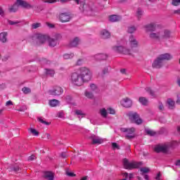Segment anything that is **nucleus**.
Listing matches in <instances>:
<instances>
[{
  "label": "nucleus",
  "instance_id": "34",
  "mask_svg": "<svg viewBox=\"0 0 180 180\" xmlns=\"http://www.w3.org/2000/svg\"><path fill=\"white\" fill-rule=\"evenodd\" d=\"M100 113L103 117H106L108 116V110L105 108H102L100 110Z\"/></svg>",
  "mask_w": 180,
  "mask_h": 180
},
{
  "label": "nucleus",
  "instance_id": "9",
  "mask_svg": "<svg viewBox=\"0 0 180 180\" xmlns=\"http://www.w3.org/2000/svg\"><path fill=\"white\" fill-rule=\"evenodd\" d=\"M64 92V90L60 86H56L53 89L49 90L48 94L52 96H60Z\"/></svg>",
  "mask_w": 180,
  "mask_h": 180
},
{
  "label": "nucleus",
  "instance_id": "12",
  "mask_svg": "<svg viewBox=\"0 0 180 180\" xmlns=\"http://www.w3.org/2000/svg\"><path fill=\"white\" fill-rule=\"evenodd\" d=\"M129 46L131 49H136L139 47V41L136 39V37H134L133 35L129 36Z\"/></svg>",
  "mask_w": 180,
  "mask_h": 180
},
{
  "label": "nucleus",
  "instance_id": "54",
  "mask_svg": "<svg viewBox=\"0 0 180 180\" xmlns=\"http://www.w3.org/2000/svg\"><path fill=\"white\" fill-rule=\"evenodd\" d=\"M36 159V156L34 155H32L28 158V161H33Z\"/></svg>",
  "mask_w": 180,
  "mask_h": 180
},
{
  "label": "nucleus",
  "instance_id": "19",
  "mask_svg": "<svg viewBox=\"0 0 180 180\" xmlns=\"http://www.w3.org/2000/svg\"><path fill=\"white\" fill-rule=\"evenodd\" d=\"M80 41H81V39H79V37H76L72 41H70L69 47H77V46L79 44Z\"/></svg>",
  "mask_w": 180,
  "mask_h": 180
},
{
  "label": "nucleus",
  "instance_id": "61",
  "mask_svg": "<svg viewBox=\"0 0 180 180\" xmlns=\"http://www.w3.org/2000/svg\"><path fill=\"white\" fill-rule=\"evenodd\" d=\"M120 72L122 73L124 75H126V74H127L126 69H121Z\"/></svg>",
  "mask_w": 180,
  "mask_h": 180
},
{
  "label": "nucleus",
  "instance_id": "15",
  "mask_svg": "<svg viewBox=\"0 0 180 180\" xmlns=\"http://www.w3.org/2000/svg\"><path fill=\"white\" fill-rule=\"evenodd\" d=\"M47 40V36L43 35L41 34H39L37 35V44H43L44 43H46Z\"/></svg>",
  "mask_w": 180,
  "mask_h": 180
},
{
  "label": "nucleus",
  "instance_id": "1",
  "mask_svg": "<svg viewBox=\"0 0 180 180\" xmlns=\"http://www.w3.org/2000/svg\"><path fill=\"white\" fill-rule=\"evenodd\" d=\"M92 79V72L86 67H80L77 72L71 74L70 81L77 86H82L85 82H89Z\"/></svg>",
  "mask_w": 180,
  "mask_h": 180
},
{
  "label": "nucleus",
  "instance_id": "52",
  "mask_svg": "<svg viewBox=\"0 0 180 180\" xmlns=\"http://www.w3.org/2000/svg\"><path fill=\"white\" fill-rule=\"evenodd\" d=\"M109 72V68L106 67L104 68L103 70V75H105V74H108Z\"/></svg>",
  "mask_w": 180,
  "mask_h": 180
},
{
  "label": "nucleus",
  "instance_id": "38",
  "mask_svg": "<svg viewBox=\"0 0 180 180\" xmlns=\"http://www.w3.org/2000/svg\"><path fill=\"white\" fill-rule=\"evenodd\" d=\"M22 91L23 94H30V92H32V90L29 87H23L22 89Z\"/></svg>",
  "mask_w": 180,
  "mask_h": 180
},
{
  "label": "nucleus",
  "instance_id": "11",
  "mask_svg": "<svg viewBox=\"0 0 180 180\" xmlns=\"http://www.w3.org/2000/svg\"><path fill=\"white\" fill-rule=\"evenodd\" d=\"M61 39V34H57L54 38H49L48 39L49 47H56L57 46V43H58V40Z\"/></svg>",
  "mask_w": 180,
  "mask_h": 180
},
{
  "label": "nucleus",
  "instance_id": "17",
  "mask_svg": "<svg viewBox=\"0 0 180 180\" xmlns=\"http://www.w3.org/2000/svg\"><path fill=\"white\" fill-rule=\"evenodd\" d=\"M58 19L62 23H65L66 22H68V13H62L59 14Z\"/></svg>",
  "mask_w": 180,
  "mask_h": 180
},
{
  "label": "nucleus",
  "instance_id": "18",
  "mask_svg": "<svg viewBox=\"0 0 180 180\" xmlns=\"http://www.w3.org/2000/svg\"><path fill=\"white\" fill-rule=\"evenodd\" d=\"M17 5H18V6H22V8H27V9L32 8L30 4L22 0H17Z\"/></svg>",
  "mask_w": 180,
  "mask_h": 180
},
{
  "label": "nucleus",
  "instance_id": "45",
  "mask_svg": "<svg viewBox=\"0 0 180 180\" xmlns=\"http://www.w3.org/2000/svg\"><path fill=\"white\" fill-rule=\"evenodd\" d=\"M180 4V0H172V5H173V6H178V5Z\"/></svg>",
  "mask_w": 180,
  "mask_h": 180
},
{
  "label": "nucleus",
  "instance_id": "16",
  "mask_svg": "<svg viewBox=\"0 0 180 180\" xmlns=\"http://www.w3.org/2000/svg\"><path fill=\"white\" fill-rule=\"evenodd\" d=\"M133 103L131 99L129 98H126L122 100L121 105L124 106V108H130Z\"/></svg>",
  "mask_w": 180,
  "mask_h": 180
},
{
  "label": "nucleus",
  "instance_id": "3",
  "mask_svg": "<svg viewBox=\"0 0 180 180\" xmlns=\"http://www.w3.org/2000/svg\"><path fill=\"white\" fill-rule=\"evenodd\" d=\"M122 162L125 169H134L136 168H140L143 165V162H129L127 158H124Z\"/></svg>",
  "mask_w": 180,
  "mask_h": 180
},
{
  "label": "nucleus",
  "instance_id": "4",
  "mask_svg": "<svg viewBox=\"0 0 180 180\" xmlns=\"http://www.w3.org/2000/svg\"><path fill=\"white\" fill-rule=\"evenodd\" d=\"M127 116H128L132 123L136 124H141L143 123V120L140 118V115L136 112L130 111L127 112Z\"/></svg>",
  "mask_w": 180,
  "mask_h": 180
},
{
  "label": "nucleus",
  "instance_id": "40",
  "mask_svg": "<svg viewBox=\"0 0 180 180\" xmlns=\"http://www.w3.org/2000/svg\"><path fill=\"white\" fill-rule=\"evenodd\" d=\"M9 169L11 171H14L15 172H18L19 171V166L18 165H15L14 167L10 166Z\"/></svg>",
  "mask_w": 180,
  "mask_h": 180
},
{
  "label": "nucleus",
  "instance_id": "25",
  "mask_svg": "<svg viewBox=\"0 0 180 180\" xmlns=\"http://www.w3.org/2000/svg\"><path fill=\"white\" fill-rule=\"evenodd\" d=\"M102 39H109L110 37V32L106 30H103L101 32Z\"/></svg>",
  "mask_w": 180,
  "mask_h": 180
},
{
  "label": "nucleus",
  "instance_id": "22",
  "mask_svg": "<svg viewBox=\"0 0 180 180\" xmlns=\"http://www.w3.org/2000/svg\"><path fill=\"white\" fill-rule=\"evenodd\" d=\"M0 41L1 43H6L8 41V32H3L0 33Z\"/></svg>",
  "mask_w": 180,
  "mask_h": 180
},
{
  "label": "nucleus",
  "instance_id": "49",
  "mask_svg": "<svg viewBox=\"0 0 180 180\" xmlns=\"http://www.w3.org/2000/svg\"><path fill=\"white\" fill-rule=\"evenodd\" d=\"M58 0H44L45 4H55Z\"/></svg>",
  "mask_w": 180,
  "mask_h": 180
},
{
  "label": "nucleus",
  "instance_id": "36",
  "mask_svg": "<svg viewBox=\"0 0 180 180\" xmlns=\"http://www.w3.org/2000/svg\"><path fill=\"white\" fill-rule=\"evenodd\" d=\"M28 130L30 131V133H32L33 136H39V131H37V130L33 128H30Z\"/></svg>",
  "mask_w": 180,
  "mask_h": 180
},
{
  "label": "nucleus",
  "instance_id": "55",
  "mask_svg": "<svg viewBox=\"0 0 180 180\" xmlns=\"http://www.w3.org/2000/svg\"><path fill=\"white\" fill-rule=\"evenodd\" d=\"M18 23H19V22H18V21L8 20V24H10L11 25H18Z\"/></svg>",
  "mask_w": 180,
  "mask_h": 180
},
{
  "label": "nucleus",
  "instance_id": "7",
  "mask_svg": "<svg viewBox=\"0 0 180 180\" xmlns=\"http://www.w3.org/2000/svg\"><path fill=\"white\" fill-rule=\"evenodd\" d=\"M75 1L77 5L80 4L79 10L81 12H92V7L85 4V1H79V0H75Z\"/></svg>",
  "mask_w": 180,
  "mask_h": 180
},
{
  "label": "nucleus",
  "instance_id": "42",
  "mask_svg": "<svg viewBox=\"0 0 180 180\" xmlns=\"http://www.w3.org/2000/svg\"><path fill=\"white\" fill-rule=\"evenodd\" d=\"M136 15H137L138 19H140V16H141V15H143V11L141 10V8H138V10L136 11Z\"/></svg>",
  "mask_w": 180,
  "mask_h": 180
},
{
  "label": "nucleus",
  "instance_id": "21",
  "mask_svg": "<svg viewBox=\"0 0 180 180\" xmlns=\"http://www.w3.org/2000/svg\"><path fill=\"white\" fill-rule=\"evenodd\" d=\"M49 105L51 108H57L60 105V101L57 99H51L49 101Z\"/></svg>",
  "mask_w": 180,
  "mask_h": 180
},
{
  "label": "nucleus",
  "instance_id": "60",
  "mask_svg": "<svg viewBox=\"0 0 180 180\" xmlns=\"http://www.w3.org/2000/svg\"><path fill=\"white\" fill-rule=\"evenodd\" d=\"M173 13H174L175 15H180V8L178 10H174L173 11Z\"/></svg>",
  "mask_w": 180,
  "mask_h": 180
},
{
  "label": "nucleus",
  "instance_id": "29",
  "mask_svg": "<svg viewBox=\"0 0 180 180\" xmlns=\"http://www.w3.org/2000/svg\"><path fill=\"white\" fill-rule=\"evenodd\" d=\"M18 9H19V4H18V1H16V3L9 8V11L17 12Z\"/></svg>",
  "mask_w": 180,
  "mask_h": 180
},
{
  "label": "nucleus",
  "instance_id": "58",
  "mask_svg": "<svg viewBox=\"0 0 180 180\" xmlns=\"http://www.w3.org/2000/svg\"><path fill=\"white\" fill-rule=\"evenodd\" d=\"M68 176L74 177V176H77V174H75V173H72L71 172H68Z\"/></svg>",
  "mask_w": 180,
  "mask_h": 180
},
{
  "label": "nucleus",
  "instance_id": "6",
  "mask_svg": "<svg viewBox=\"0 0 180 180\" xmlns=\"http://www.w3.org/2000/svg\"><path fill=\"white\" fill-rule=\"evenodd\" d=\"M112 50L115 53L125 54V56H131V50L124 48L123 46H115L112 47Z\"/></svg>",
  "mask_w": 180,
  "mask_h": 180
},
{
  "label": "nucleus",
  "instance_id": "5",
  "mask_svg": "<svg viewBox=\"0 0 180 180\" xmlns=\"http://www.w3.org/2000/svg\"><path fill=\"white\" fill-rule=\"evenodd\" d=\"M120 131L122 133H124L125 134L126 139L128 140H131V139H134L135 137V131H136V128L134 127H131V128H120Z\"/></svg>",
  "mask_w": 180,
  "mask_h": 180
},
{
  "label": "nucleus",
  "instance_id": "24",
  "mask_svg": "<svg viewBox=\"0 0 180 180\" xmlns=\"http://www.w3.org/2000/svg\"><path fill=\"white\" fill-rule=\"evenodd\" d=\"M44 176L47 180H54V174L51 172H46Z\"/></svg>",
  "mask_w": 180,
  "mask_h": 180
},
{
  "label": "nucleus",
  "instance_id": "27",
  "mask_svg": "<svg viewBox=\"0 0 180 180\" xmlns=\"http://www.w3.org/2000/svg\"><path fill=\"white\" fill-rule=\"evenodd\" d=\"M120 19H122V17L116 15H110L109 18L110 22H119Z\"/></svg>",
  "mask_w": 180,
  "mask_h": 180
},
{
  "label": "nucleus",
  "instance_id": "30",
  "mask_svg": "<svg viewBox=\"0 0 180 180\" xmlns=\"http://www.w3.org/2000/svg\"><path fill=\"white\" fill-rule=\"evenodd\" d=\"M139 101L144 106H147V104L148 103V100H147L146 97H140Z\"/></svg>",
  "mask_w": 180,
  "mask_h": 180
},
{
  "label": "nucleus",
  "instance_id": "31",
  "mask_svg": "<svg viewBox=\"0 0 180 180\" xmlns=\"http://www.w3.org/2000/svg\"><path fill=\"white\" fill-rule=\"evenodd\" d=\"M146 92L152 96V98H155V92L151 89L150 87H146Z\"/></svg>",
  "mask_w": 180,
  "mask_h": 180
},
{
  "label": "nucleus",
  "instance_id": "62",
  "mask_svg": "<svg viewBox=\"0 0 180 180\" xmlns=\"http://www.w3.org/2000/svg\"><path fill=\"white\" fill-rule=\"evenodd\" d=\"M178 105H180V95H177V100L176 101Z\"/></svg>",
  "mask_w": 180,
  "mask_h": 180
},
{
  "label": "nucleus",
  "instance_id": "56",
  "mask_svg": "<svg viewBox=\"0 0 180 180\" xmlns=\"http://www.w3.org/2000/svg\"><path fill=\"white\" fill-rule=\"evenodd\" d=\"M158 109L159 110H164V105H162V103H159Z\"/></svg>",
  "mask_w": 180,
  "mask_h": 180
},
{
  "label": "nucleus",
  "instance_id": "53",
  "mask_svg": "<svg viewBox=\"0 0 180 180\" xmlns=\"http://www.w3.org/2000/svg\"><path fill=\"white\" fill-rule=\"evenodd\" d=\"M44 137H46L47 140H52L51 135L50 134H45Z\"/></svg>",
  "mask_w": 180,
  "mask_h": 180
},
{
  "label": "nucleus",
  "instance_id": "50",
  "mask_svg": "<svg viewBox=\"0 0 180 180\" xmlns=\"http://www.w3.org/2000/svg\"><path fill=\"white\" fill-rule=\"evenodd\" d=\"M57 116H58V117L63 119V117H64V112L60 111V112H58Z\"/></svg>",
  "mask_w": 180,
  "mask_h": 180
},
{
  "label": "nucleus",
  "instance_id": "23",
  "mask_svg": "<svg viewBox=\"0 0 180 180\" xmlns=\"http://www.w3.org/2000/svg\"><path fill=\"white\" fill-rule=\"evenodd\" d=\"M95 60H106L108 58V54L106 53H98L94 56Z\"/></svg>",
  "mask_w": 180,
  "mask_h": 180
},
{
  "label": "nucleus",
  "instance_id": "13",
  "mask_svg": "<svg viewBox=\"0 0 180 180\" xmlns=\"http://www.w3.org/2000/svg\"><path fill=\"white\" fill-rule=\"evenodd\" d=\"M90 140H91V144H102L103 143V139L96 135H91L89 136Z\"/></svg>",
  "mask_w": 180,
  "mask_h": 180
},
{
  "label": "nucleus",
  "instance_id": "26",
  "mask_svg": "<svg viewBox=\"0 0 180 180\" xmlns=\"http://www.w3.org/2000/svg\"><path fill=\"white\" fill-rule=\"evenodd\" d=\"M84 96H86V98H87L88 99H94V98H95L94 93L89 90H86L84 91Z\"/></svg>",
  "mask_w": 180,
  "mask_h": 180
},
{
  "label": "nucleus",
  "instance_id": "59",
  "mask_svg": "<svg viewBox=\"0 0 180 180\" xmlns=\"http://www.w3.org/2000/svg\"><path fill=\"white\" fill-rule=\"evenodd\" d=\"M46 26H48V27H50V28L54 27V25H53L50 22H46Z\"/></svg>",
  "mask_w": 180,
  "mask_h": 180
},
{
  "label": "nucleus",
  "instance_id": "43",
  "mask_svg": "<svg viewBox=\"0 0 180 180\" xmlns=\"http://www.w3.org/2000/svg\"><path fill=\"white\" fill-rule=\"evenodd\" d=\"M75 114L77 115V116H85V114H84L81 110H76Z\"/></svg>",
  "mask_w": 180,
  "mask_h": 180
},
{
  "label": "nucleus",
  "instance_id": "33",
  "mask_svg": "<svg viewBox=\"0 0 180 180\" xmlns=\"http://www.w3.org/2000/svg\"><path fill=\"white\" fill-rule=\"evenodd\" d=\"M140 171L141 172V175H144V174H148L150 172V169H148V167H141Z\"/></svg>",
  "mask_w": 180,
  "mask_h": 180
},
{
  "label": "nucleus",
  "instance_id": "35",
  "mask_svg": "<svg viewBox=\"0 0 180 180\" xmlns=\"http://www.w3.org/2000/svg\"><path fill=\"white\" fill-rule=\"evenodd\" d=\"M90 89H91L93 92H98V86L95 84H90Z\"/></svg>",
  "mask_w": 180,
  "mask_h": 180
},
{
  "label": "nucleus",
  "instance_id": "14",
  "mask_svg": "<svg viewBox=\"0 0 180 180\" xmlns=\"http://www.w3.org/2000/svg\"><path fill=\"white\" fill-rule=\"evenodd\" d=\"M149 37L154 40H161V28L156 30V32H151Z\"/></svg>",
  "mask_w": 180,
  "mask_h": 180
},
{
  "label": "nucleus",
  "instance_id": "48",
  "mask_svg": "<svg viewBox=\"0 0 180 180\" xmlns=\"http://www.w3.org/2000/svg\"><path fill=\"white\" fill-rule=\"evenodd\" d=\"M124 176L126 177V179L129 178V180H131V179H133L134 175H133V174H129L128 173H125Z\"/></svg>",
  "mask_w": 180,
  "mask_h": 180
},
{
  "label": "nucleus",
  "instance_id": "47",
  "mask_svg": "<svg viewBox=\"0 0 180 180\" xmlns=\"http://www.w3.org/2000/svg\"><path fill=\"white\" fill-rule=\"evenodd\" d=\"M112 147L113 148V150H120V146L119 145H117L116 143H112Z\"/></svg>",
  "mask_w": 180,
  "mask_h": 180
},
{
  "label": "nucleus",
  "instance_id": "10",
  "mask_svg": "<svg viewBox=\"0 0 180 180\" xmlns=\"http://www.w3.org/2000/svg\"><path fill=\"white\" fill-rule=\"evenodd\" d=\"M146 32H155L161 29V26L155 22H152L150 24L146 25L145 26Z\"/></svg>",
  "mask_w": 180,
  "mask_h": 180
},
{
  "label": "nucleus",
  "instance_id": "20",
  "mask_svg": "<svg viewBox=\"0 0 180 180\" xmlns=\"http://www.w3.org/2000/svg\"><path fill=\"white\" fill-rule=\"evenodd\" d=\"M161 39H169L171 37V32L169 30H165L160 29Z\"/></svg>",
  "mask_w": 180,
  "mask_h": 180
},
{
  "label": "nucleus",
  "instance_id": "63",
  "mask_svg": "<svg viewBox=\"0 0 180 180\" xmlns=\"http://www.w3.org/2000/svg\"><path fill=\"white\" fill-rule=\"evenodd\" d=\"M175 165H176L177 167H180V160H179L176 161Z\"/></svg>",
  "mask_w": 180,
  "mask_h": 180
},
{
  "label": "nucleus",
  "instance_id": "37",
  "mask_svg": "<svg viewBox=\"0 0 180 180\" xmlns=\"http://www.w3.org/2000/svg\"><path fill=\"white\" fill-rule=\"evenodd\" d=\"M41 27V23L40 22H35L32 24L31 27L32 29H38V27Z\"/></svg>",
  "mask_w": 180,
  "mask_h": 180
},
{
  "label": "nucleus",
  "instance_id": "44",
  "mask_svg": "<svg viewBox=\"0 0 180 180\" xmlns=\"http://www.w3.org/2000/svg\"><path fill=\"white\" fill-rule=\"evenodd\" d=\"M136 30V27L131 26L128 28V33H134V31Z\"/></svg>",
  "mask_w": 180,
  "mask_h": 180
},
{
  "label": "nucleus",
  "instance_id": "8",
  "mask_svg": "<svg viewBox=\"0 0 180 180\" xmlns=\"http://www.w3.org/2000/svg\"><path fill=\"white\" fill-rule=\"evenodd\" d=\"M169 146L167 144H159L155 147V153H163L164 154H167L168 153V150Z\"/></svg>",
  "mask_w": 180,
  "mask_h": 180
},
{
  "label": "nucleus",
  "instance_id": "64",
  "mask_svg": "<svg viewBox=\"0 0 180 180\" xmlns=\"http://www.w3.org/2000/svg\"><path fill=\"white\" fill-rule=\"evenodd\" d=\"M74 57V53H70L68 55V58H72Z\"/></svg>",
  "mask_w": 180,
  "mask_h": 180
},
{
  "label": "nucleus",
  "instance_id": "57",
  "mask_svg": "<svg viewBox=\"0 0 180 180\" xmlns=\"http://www.w3.org/2000/svg\"><path fill=\"white\" fill-rule=\"evenodd\" d=\"M13 105V103L11 101H8L6 103V106H12Z\"/></svg>",
  "mask_w": 180,
  "mask_h": 180
},
{
  "label": "nucleus",
  "instance_id": "41",
  "mask_svg": "<svg viewBox=\"0 0 180 180\" xmlns=\"http://www.w3.org/2000/svg\"><path fill=\"white\" fill-rule=\"evenodd\" d=\"M146 133L147 134H148V136H154V134H155V132H154L153 130L149 129H146Z\"/></svg>",
  "mask_w": 180,
  "mask_h": 180
},
{
  "label": "nucleus",
  "instance_id": "46",
  "mask_svg": "<svg viewBox=\"0 0 180 180\" xmlns=\"http://www.w3.org/2000/svg\"><path fill=\"white\" fill-rule=\"evenodd\" d=\"M107 112L110 113V115H115V113H116V111L112 108L107 109Z\"/></svg>",
  "mask_w": 180,
  "mask_h": 180
},
{
  "label": "nucleus",
  "instance_id": "32",
  "mask_svg": "<svg viewBox=\"0 0 180 180\" xmlns=\"http://www.w3.org/2000/svg\"><path fill=\"white\" fill-rule=\"evenodd\" d=\"M46 74L49 75V77H54V74H56V72L54 70L52 69H45Z\"/></svg>",
  "mask_w": 180,
  "mask_h": 180
},
{
  "label": "nucleus",
  "instance_id": "39",
  "mask_svg": "<svg viewBox=\"0 0 180 180\" xmlns=\"http://www.w3.org/2000/svg\"><path fill=\"white\" fill-rule=\"evenodd\" d=\"M38 122H40V123H42L43 124H46V126H49L50 124V122H48L47 121L44 120L41 117H38Z\"/></svg>",
  "mask_w": 180,
  "mask_h": 180
},
{
  "label": "nucleus",
  "instance_id": "28",
  "mask_svg": "<svg viewBox=\"0 0 180 180\" xmlns=\"http://www.w3.org/2000/svg\"><path fill=\"white\" fill-rule=\"evenodd\" d=\"M167 105L169 106V109H174V108H175V101H174L172 98H168Z\"/></svg>",
  "mask_w": 180,
  "mask_h": 180
},
{
  "label": "nucleus",
  "instance_id": "51",
  "mask_svg": "<svg viewBox=\"0 0 180 180\" xmlns=\"http://www.w3.org/2000/svg\"><path fill=\"white\" fill-rule=\"evenodd\" d=\"M84 64V59H79L77 62V65H82Z\"/></svg>",
  "mask_w": 180,
  "mask_h": 180
},
{
  "label": "nucleus",
  "instance_id": "2",
  "mask_svg": "<svg viewBox=\"0 0 180 180\" xmlns=\"http://www.w3.org/2000/svg\"><path fill=\"white\" fill-rule=\"evenodd\" d=\"M171 58H172V56L169 53L161 54L153 61L152 67L153 68H161L164 65V61L171 60Z\"/></svg>",
  "mask_w": 180,
  "mask_h": 180
}]
</instances>
